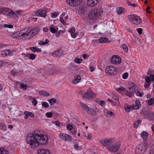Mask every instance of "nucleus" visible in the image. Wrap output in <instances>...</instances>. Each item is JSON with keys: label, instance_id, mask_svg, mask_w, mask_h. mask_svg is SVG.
Returning <instances> with one entry per match:
<instances>
[{"label": "nucleus", "instance_id": "1", "mask_svg": "<svg viewBox=\"0 0 154 154\" xmlns=\"http://www.w3.org/2000/svg\"><path fill=\"white\" fill-rule=\"evenodd\" d=\"M39 32L38 28L32 29L31 28H26L20 31L17 32L16 33L12 34L14 36L16 35V38L20 37L23 40H29Z\"/></svg>", "mask_w": 154, "mask_h": 154}, {"label": "nucleus", "instance_id": "2", "mask_svg": "<svg viewBox=\"0 0 154 154\" xmlns=\"http://www.w3.org/2000/svg\"><path fill=\"white\" fill-rule=\"evenodd\" d=\"M26 141L27 143L29 144L32 148H36L39 145V141L38 138L32 133L28 134Z\"/></svg>", "mask_w": 154, "mask_h": 154}, {"label": "nucleus", "instance_id": "3", "mask_svg": "<svg viewBox=\"0 0 154 154\" xmlns=\"http://www.w3.org/2000/svg\"><path fill=\"white\" fill-rule=\"evenodd\" d=\"M101 15L100 11L97 8H93L91 10L88 14V17L91 20H96Z\"/></svg>", "mask_w": 154, "mask_h": 154}, {"label": "nucleus", "instance_id": "4", "mask_svg": "<svg viewBox=\"0 0 154 154\" xmlns=\"http://www.w3.org/2000/svg\"><path fill=\"white\" fill-rule=\"evenodd\" d=\"M128 18L133 24L138 25L141 22V18L138 16L135 15H131L128 16Z\"/></svg>", "mask_w": 154, "mask_h": 154}, {"label": "nucleus", "instance_id": "5", "mask_svg": "<svg viewBox=\"0 0 154 154\" xmlns=\"http://www.w3.org/2000/svg\"><path fill=\"white\" fill-rule=\"evenodd\" d=\"M147 147V144L145 143L138 145L135 149L136 154H143L145 152Z\"/></svg>", "mask_w": 154, "mask_h": 154}, {"label": "nucleus", "instance_id": "6", "mask_svg": "<svg viewBox=\"0 0 154 154\" xmlns=\"http://www.w3.org/2000/svg\"><path fill=\"white\" fill-rule=\"evenodd\" d=\"M121 145L120 141H116L111 146L108 148V150L111 152H117Z\"/></svg>", "mask_w": 154, "mask_h": 154}, {"label": "nucleus", "instance_id": "7", "mask_svg": "<svg viewBox=\"0 0 154 154\" xmlns=\"http://www.w3.org/2000/svg\"><path fill=\"white\" fill-rule=\"evenodd\" d=\"M117 69L112 66H108L105 69L106 72L108 75L113 76L116 74Z\"/></svg>", "mask_w": 154, "mask_h": 154}, {"label": "nucleus", "instance_id": "8", "mask_svg": "<svg viewBox=\"0 0 154 154\" xmlns=\"http://www.w3.org/2000/svg\"><path fill=\"white\" fill-rule=\"evenodd\" d=\"M115 141V138H112L109 139H105L104 140H102L100 142L103 146L106 147L111 145Z\"/></svg>", "mask_w": 154, "mask_h": 154}, {"label": "nucleus", "instance_id": "9", "mask_svg": "<svg viewBox=\"0 0 154 154\" xmlns=\"http://www.w3.org/2000/svg\"><path fill=\"white\" fill-rule=\"evenodd\" d=\"M80 104L81 107L84 109L88 113L91 115L93 114L95 112L94 110L92 109L91 108H90L87 105L82 102H80Z\"/></svg>", "mask_w": 154, "mask_h": 154}, {"label": "nucleus", "instance_id": "10", "mask_svg": "<svg viewBox=\"0 0 154 154\" xmlns=\"http://www.w3.org/2000/svg\"><path fill=\"white\" fill-rule=\"evenodd\" d=\"M95 97V94L92 92L90 88H88L86 92L84 94L83 97L86 98H92Z\"/></svg>", "mask_w": 154, "mask_h": 154}, {"label": "nucleus", "instance_id": "11", "mask_svg": "<svg viewBox=\"0 0 154 154\" xmlns=\"http://www.w3.org/2000/svg\"><path fill=\"white\" fill-rule=\"evenodd\" d=\"M82 0H66L67 3L72 7L78 5L82 2Z\"/></svg>", "mask_w": 154, "mask_h": 154}, {"label": "nucleus", "instance_id": "12", "mask_svg": "<svg viewBox=\"0 0 154 154\" xmlns=\"http://www.w3.org/2000/svg\"><path fill=\"white\" fill-rule=\"evenodd\" d=\"M38 140L39 141V144H46L48 143V137L46 135H42L39 138Z\"/></svg>", "mask_w": 154, "mask_h": 154}, {"label": "nucleus", "instance_id": "13", "mask_svg": "<svg viewBox=\"0 0 154 154\" xmlns=\"http://www.w3.org/2000/svg\"><path fill=\"white\" fill-rule=\"evenodd\" d=\"M59 137L61 139L67 141H71L72 139V137L71 136L65 133L60 134Z\"/></svg>", "mask_w": 154, "mask_h": 154}, {"label": "nucleus", "instance_id": "14", "mask_svg": "<svg viewBox=\"0 0 154 154\" xmlns=\"http://www.w3.org/2000/svg\"><path fill=\"white\" fill-rule=\"evenodd\" d=\"M100 0H87V5L89 7H93L99 2Z\"/></svg>", "mask_w": 154, "mask_h": 154}, {"label": "nucleus", "instance_id": "15", "mask_svg": "<svg viewBox=\"0 0 154 154\" xmlns=\"http://www.w3.org/2000/svg\"><path fill=\"white\" fill-rule=\"evenodd\" d=\"M110 61L113 64H119L121 62V59L120 57L117 55H114L111 58Z\"/></svg>", "mask_w": 154, "mask_h": 154}, {"label": "nucleus", "instance_id": "16", "mask_svg": "<svg viewBox=\"0 0 154 154\" xmlns=\"http://www.w3.org/2000/svg\"><path fill=\"white\" fill-rule=\"evenodd\" d=\"M36 15L37 16L45 17L47 15L46 12L45 10L39 9L36 12Z\"/></svg>", "mask_w": 154, "mask_h": 154}, {"label": "nucleus", "instance_id": "17", "mask_svg": "<svg viewBox=\"0 0 154 154\" xmlns=\"http://www.w3.org/2000/svg\"><path fill=\"white\" fill-rule=\"evenodd\" d=\"M38 154H50L49 150L41 148L37 151Z\"/></svg>", "mask_w": 154, "mask_h": 154}, {"label": "nucleus", "instance_id": "18", "mask_svg": "<svg viewBox=\"0 0 154 154\" xmlns=\"http://www.w3.org/2000/svg\"><path fill=\"white\" fill-rule=\"evenodd\" d=\"M81 80L80 75H75L74 76V79L72 81V82L73 84H77L80 82Z\"/></svg>", "mask_w": 154, "mask_h": 154}, {"label": "nucleus", "instance_id": "19", "mask_svg": "<svg viewBox=\"0 0 154 154\" xmlns=\"http://www.w3.org/2000/svg\"><path fill=\"white\" fill-rule=\"evenodd\" d=\"M24 114L25 115L24 117L25 119H27L29 116L31 117H33L34 116V115L32 112H30L25 111L24 112Z\"/></svg>", "mask_w": 154, "mask_h": 154}, {"label": "nucleus", "instance_id": "20", "mask_svg": "<svg viewBox=\"0 0 154 154\" xmlns=\"http://www.w3.org/2000/svg\"><path fill=\"white\" fill-rule=\"evenodd\" d=\"M135 103V105L132 106L133 109L136 110L139 109L140 107V103L139 101L138 100H136Z\"/></svg>", "mask_w": 154, "mask_h": 154}, {"label": "nucleus", "instance_id": "21", "mask_svg": "<svg viewBox=\"0 0 154 154\" xmlns=\"http://www.w3.org/2000/svg\"><path fill=\"white\" fill-rule=\"evenodd\" d=\"M146 116L150 120H153L154 119V114L152 112L149 111L147 112Z\"/></svg>", "mask_w": 154, "mask_h": 154}, {"label": "nucleus", "instance_id": "22", "mask_svg": "<svg viewBox=\"0 0 154 154\" xmlns=\"http://www.w3.org/2000/svg\"><path fill=\"white\" fill-rule=\"evenodd\" d=\"M61 50H56L52 53V55L54 57H60L61 56Z\"/></svg>", "mask_w": 154, "mask_h": 154}, {"label": "nucleus", "instance_id": "23", "mask_svg": "<svg viewBox=\"0 0 154 154\" xmlns=\"http://www.w3.org/2000/svg\"><path fill=\"white\" fill-rule=\"evenodd\" d=\"M104 112L105 115L107 117H111L113 115V116H114V114L112 112L107 109H104Z\"/></svg>", "mask_w": 154, "mask_h": 154}, {"label": "nucleus", "instance_id": "24", "mask_svg": "<svg viewBox=\"0 0 154 154\" xmlns=\"http://www.w3.org/2000/svg\"><path fill=\"white\" fill-rule=\"evenodd\" d=\"M148 135V133L145 131H143L141 134V137L145 141L147 140Z\"/></svg>", "mask_w": 154, "mask_h": 154}, {"label": "nucleus", "instance_id": "25", "mask_svg": "<svg viewBox=\"0 0 154 154\" xmlns=\"http://www.w3.org/2000/svg\"><path fill=\"white\" fill-rule=\"evenodd\" d=\"M98 42L100 43L109 42V39L106 37H101L98 39Z\"/></svg>", "mask_w": 154, "mask_h": 154}, {"label": "nucleus", "instance_id": "26", "mask_svg": "<svg viewBox=\"0 0 154 154\" xmlns=\"http://www.w3.org/2000/svg\"><path fill=\"white\" fill-rule=\"evenodd\" d=\"M8 15L10 17L14 18L18 17V15L16 13L14 12L13 11L11 10L8 14Z\"/></svg>", "mask_w": 154, "mask_h": 154}, {"label": "nucleus", "instance_id": "27", "mask_svg": "<svg viewBox=\"0 0 154 154\" xmlns=\"http://www.w3.org/2000/svg\"><path fill=\"white\" fill-rule=\"evenodd\" d=\"M32 134L37 138L38 139H39V138L43 135L41 133L40 131L38 130L35 131Z\"/></svg>", "mask_w": 154, "mask_h": 154}, {"label": "nucleus", "instance_id": "28", "mask_svg": "<svg viewBox=\"0 0 154 154\" xmlns=\"http://www.w3.org/2000/svg\"><path fill=\"white\" fill-rule=\"evenodd\" d=\"M130 91L134 94L135 93L136 90H137V87L134 85H133V86L129 88Z\"/></svg>", "mask_w": 154, "mask_h": 154}, {"label": "nucleus", "instance_id": "29", "mask_svg": "<svg viewBox=\"0 0 154 154\" xmlns=\"http://www.w3.org/2000/svg\"><path fill=\"white\" fill-rule=\"evenodd\" d=\"M30 49L34 53L35 52H39L41 51V50L40 49L35 47H30Z\"/></svg>", "mask_w": 154, "mask_h": 154}, {"label": "nucleus", "instance_id": "30", "mask_svg": "<svg viewBox=\"0 0 154 154\" xmlns=\"http://www.w3.org/2000/svg\"><path fill=\"white\" fill-rule=\"evenodd\" d=\"M125 109L126 112H129L133 109V108H132V106L131 107L130 106L127 105L126 106H125Z\"/></svg>", "mask_w": 154, "mask_h": 154}, {"label": "nucleus", "instance_id": "31", "mask_svg": "<svg viewBox=\"0 0 154 154\" xmlns=\"http://www.w3.org/2000/svg\"><path fill=\"white\" fill-rule=\"evenodd\" d=\"M8 151L7 150H5L3 148H0V154H8Z\"/></svg>", "mask_w": 154, "mask_h": 154}, {"label": "nucleus", "instance_id": "32", "mask_svg": "<svg viewBox=\"0 0 154 154\" xmlns=\"http://www.w3.org/2000/svg\"><path fill=\"white\" fill-rule=\"evenodd\" d=\"M125 12V9L122 7L119 8L118 9L117 11V13L119 14H121L124 13Z\"/></svg>", "mask_w": 154, "mask_h": 154}, {"label": "nucleus", "instance_id": "33", "mask_svg": "<svg viewBox=\"0 0 154 154\" xmlns=\"http://www.w3.org/2000/svg\"><path fill=\"white\" fill-rule=\"evenodd\" d=\"M49 42V41L48 39L45 40V42L42 41H40L38 42V44L40 45H45L48 43Z\"/></svg>", "mask_w": 154, "mask_h": 154}, {"label": "nucleus", "instance_id": "34", "mask_svg": "<svg viewBox=\"0 0 154 154\" xmlns=\"http://www.w3.org/2000/svg\"><path fill=\"white\" fill-rule=\"evenodd\" d=\"M0 127L2 130L5 131L6 129V126L4 123H1L0 124Z\"/></svg>", "mask_w": 154, "mask_h": 154}, {"label": "nucleus", "instance_id": "35", "mask_svg": "<svg viewBox=\"0 0 154 154\" xmlns=\"http://www.w3.org/2000/svg\"><path fill=\"white\" fill-rule=\"evenodd\" d=\"M122 48L123 49L125 53H127L128 51V48L126 45L123 44L122 45Z\"/></svg>", "mask_w": 154, "mask_h": 154}, {"label": "nucleus", "instance_id": "36", "mask_svg": "<svg viewBox=\"0 0 154 154\" xmlns=\"http://www.w3.org/2000/svg\"><path fill=\"white\" fill-rule=\"evenodd\" d=\"M39 93L41 95H42L46 96L49 95V94L46 91H39Z\"/></svg>", "mask_w": 154, "mask_h": 154}, {"label": "nucleus", "instance_id": "37", "mask_svg": "<svg viewBox=\"0 0 154 154\" xmlns=\"http://www.w3.org/2000/svg\"><path fill=\"white\" fill-rule=\"evenodd\" d=\"M149 154H154V144L152 145L150 147Z\"/></svg>", "mask_w": 154, "mask_h": 154}, {"label": "nucleus", "instance_id": "38", "mask_svg": "<svg viewBox=\"0 0 154 154\" xmlns=\"http://www.w3.org/2000/svg\"><path fill=\"white\" fill-rule=\"evenodd\" d=\"M10 10H11L8 8H6L5 7H3L2 8H1V10L0 11H2V12H8V14L9 13V11H10Z\"/></svg>", "mask_w": 154, "mask_h": 154}, {"label": "nucleus", "instance_id": "39", "mask_svg": "<svg viewBox=\"0 0 154 154\" xmlns=\"http://www.w3.org/2000/svg\"><path fill=\"white\" fill-rule=\"evenodd\" d=\"M82 61V59L81 58H79L76 57L74 60V61L77 63H80Z\"/></svg>", "mask_w": 154, "mask_h": 154}, {"label": "nucleus", "instance_id": "40", "mask_svg": "<svg viewBox=\"0 0 154 154\" xmlns=\"http://www.w3.org/2000/svg\"><path fill=\"white\" fill-rule=\"evenodd\" d=\"M125 89V88L122 87L121 86L120 88H116V90L119 92H120L122 91H124Z\"/></svg>", "mask_w": 154, "mask_h": 154}, {"label": "nucleus", "instance_id": "41", "mask_svg": "<svg viewBox=\"0 0 154 154\" xmlns=\"http://www.w3.org/2000/svg\"><path fill=\"white\" fill-rule=\"evenodd\" d=\"M56 101L55 99L54 98L51 99L49 100V102L51 105L54 104L56 102Z\"/></svg>", "mask_w": 154, "mask_h": 154}, {"label": "nucleus", "instance_id": "42", "mask_svg": "<svg viewBox=\"0 0 154 154\" xmlns=\"http://www.w3.org/2000/svg\"><path fill=\"white\" fill-rule=\"evenodd\" d=\"M50 30L51 32L53 33H55L58 30V28L55 29L52 26H51L50 28Z\"/></svg>", "mask_w": 154, "mask_h": 154}, {"label": "nucleus", "instance_id": "43", "mask_svg": "<svg viewBox=\"0 0 154 154\" xmlns=\"http://www.w3.org/2000/svg\"><path fill=\"white\" fill-rule=\"evenodd\" d=\"M149 105H152L154 103V98L150 99L148 102Z\"/></svg>", "mask_w": 154, "mask_h": 154}, {"label": "nucleus", "instance_id": "44", "mask_svg": "<svg viewBox=\"0 0 154 154\" xmlns=\"http://www.w3.org/2000/svg\"><path fill=\"white\" fill-rule=\"evenodd\" d=\"M126 94L127 96L130 97H131L134 95L133 93H131L130 91H129L127 90H126Z\"/></svg>", "mask_w": 154, "mask_h": 154}, {"label": "nucleus", "instance_id": "45", "mask_svg": "<svg viewBox=\"0 0 154 154\" xmlns=\"http://www.w3.org/2000/svg\"><path fill=\"white\" fill-rule=\"evenodd\" d=\"M95 101L97 102L100 103H98L100 104L102 106H104L105 104V102L104 101L101 100L98 101V99L96 100Z\"/></svg>", "mask_w": 154, "mask_h": 154}, {"label": "nucleus", "instance_id": "46", "mask_svg": "<svg viewBox=\"0 0 154 154\" xmlns=\"http://www.w3.org/2000/svg\"><path fill=\"white\" fill-rule=\"evenodd\" d=\"M60 20L61 22L63 25H65L66 23L65 22V20L63 18V17H60Z\"/></svg>", "mask_w": 154, "mask_h": 154}, {"label": "nucleus", "instance_id": "47", "mask_svg": "<svg viewBox=\"0 0 154 154\" xmlns=\"http://www.w3.org/2000/svg\"><path fill=\"white\" fill-rule=\"evenodd\" d=\"M4 26L5 27H7L9 28H12L13 27V26L11 24H5L4 25Z\"/></svg>", "mask_w": 154, "mask_h": 154}, {"label": "nucleus", "instance_id": "48", "mask_svg": "<svg viewBox=\"0 0 154 154\" xmlns=\"http://www.w3.org/2000/svg\"><path fill=\"white\" fill-rule=\"evenodd\" d=\"M42 105L45 108H48L49 106L48 104L45 102H42Z\"/></svg>", "mask_w": 154, "mask_h": 154}, {"label": "nucleus", "instance_id": "49", "mask_svg": "<svg viewBox=\"0 0 154 154\" xmlns=\"http://www.w3.org/2000/svg\"><path fill=\"white\" fill-rule=\"evenodd\" d=\"M52 115L53 114L51 112H47L46 114V116L48 118H51Z\"/></svg>", "mask_w": 154, "mask_h": 154}, {"label": "nucleus", "instance_id": "50", "mask_svg": "<svg viewBox=\"0 0 154 154\" xmlns=\"http://www.w3.org/2000/svg\"><path fill=\"white\" fill-rule=\"evenodd\" d=\"M78 33L77 32H74L71 34V35L72 37L75 38L76 37Z\"/></svg>", "mask_w": 154, "mask_h": 154}, {"label": "nucleus", "instance_id": "51", "mask_svg": "<svg viewBox=\"0 0 154 154\" xmlns=\"http://www.w3.org/2000/svg\"><path fill=\"white\" fill-rule=\"evenodd\" d=\"M128 76V74L127 72H125L122 75V78L123 79H127Z\"/></svg>", "mask_w": 154, "mask_h": 154}, {"label": "nucleus", "instance_id": "52", "mask_svg": "<svg viewBox=\"0 0 154 154\" xmlns=\"http://www.w3.org/2000/svg\"><path fill=\"white\" fill-rule=\"evenodd\" d=\"M30 54V58L32 60L34 59L36 57L35 55L34 54Z\"/></svg>", "mask_w": 154, "mask_h": 154}, {"label": "nucleus", "instance_id": "53", "mask_svg": "<svg viewBox=\"0 0 154 154\" xmlns=\"http://www.w3.org/2000/svg\"><path fill=\"white\" fill-rule=\"evenodd\" d=\"M145 82H147L148 83H150L151 82L150 79L149 77L148 76H147L145 78Z\"/></svg>", "mask_w": 154, "mask_h": 154}, {"label": "nucleus", "instance_id": "54", "mask_svg": "<svg viewBox=\"0 0 154 154\" xmlns=\"http://www.w3.org/2000/svg\"><path fill=\"white\" fill-rule=\"evenodd\" d=\"M20 87L23 89H26L27 88V86L26 85L23 84H21L20 85Z\"/></svg>", "mask_w": 154, "mask_h": 154}, {"label": "nucleus", "instance_id": "55", "mask_svg": "<svg viewBox=\"0 0 154 154\" xmlns=\"http://www.w3.org/2000/svg\"><path fill=\"white\" fill-rule=\"evenodd\" d=\"M150 83H147V82H145V84L144 85V87L145 88H149V86L150 85Z\"/></svg>", "mask_w": 154, "mask_h": 154}, {"label": "nucleus", "instance_id": "56", "mask_svg": "<svg viewBox=\"0 0 154 154\" xmlns=\"http://www.w3.org/2000/svg\"><path fill=\"white\" fill-rule=\"evenodd\" d=\"M112 98L115 100L119 102V97L116 95H114L112 96Z\"/></svg>", "mask_w": 154, "mask_h": 154}, {"label": "nucleus", "instance_id": "57", "mask_svg": "<svg viewBox=\"0 0 154 154\" xmlns=\"http://www.w3.org/2000/svg\"><path fill=\"white\" fill-rule=\"evenodd\" d=\"M11 74L14 76H15L17 74L16 70L14 69L11 71Z\"/></svg>", "mask_w": 154, "mask_h": 154}, {"label": "nucleus", "instance_id": "58", "mask_svg": "<svg viewBox=\"0 0 154 154\" xmlns=\"http://www.w3.org/2000/svg\"><path fill=\"white\" fill-rule=\"evenodd\" d=\"M57 13L56 12H54L52 14L51 17L54 18H55L57 16Z\"/></svg>", "mask_w": 154, "mask_h": 154}, {"label": "nucleus", "instance_id": "59", "mask_svg": "<svg viewBox=\"0 0 154 154\" xmlns=\"http://www.w3.org/2000/svg\"><path fill=\"white\" fill-rule=\"evenodd\" d=\"M33 100L32 102V103L34 106H35L37 105V101L35 100L34 98H33Z\"/></svg>", "mask_w": 154, "mask_h": 154}, {"label": "nucleus", "instance_id": "60", "mask_svg": "<svg viewBox=\"0 0 154 154\" xmlns=\"http://www.w3.org/2000/svg\"><path fill=\"white\" fill-rule=\"evenodd\" d=\"M138 33L139 34H141L143 30L141 28H139L137 29Z\"/></svg>", "mask_w": 154, "mask_h": 154}, {"label": "nucleus", "instance_id": "61", "mask_svg": "<svg viewBox=\"0 0 154 154\" xmlns=\"http://www.w3.org/2000/svg\"><path fill=\"white\" fill-rule=\"evenodd\" d=\"M0 54L3 57H5L6 56V55H5V51L4 50L1 51L0 52Z\"/></svg>", "mask_w": 154, "mask_h": 154}, {"label": "nucleus", "instance_id": "62", "mask_svg": "<svg viewBox=\"0 0 154 154\" xmlns=\"http://www.w3.org/2000/svg\"><path fill=\"white\" fill-rule=\"evenodd\" d=\"M5 51V54L6 55V56L7 55H8L10 54V50H4Z\"/></svg>", "mask_w": 154, "mask_h": 154}, {"label": "nucleus", "instance_id": "63", "mask_svg": "<svg viewBox=\"0 0 154 154\" xmlns=\"http://www.w3.org/2000/svg\"><path fill=\"white\" fill-rule=\"evenodd\" d=\"M136 95L137 96H139L140 97H142L143 94H143H142L139 91H137L136 93Z\"/></svg>", "mask_w": 154, "mask_h": 154}, {"label": "nucleus", "instance_id": "64", "mask_svg": "<svg viewBox=\"0 0 154 154\" xmlns=\"http://www.w3.org/2000/svg\"><path fill=\"white\" fill-rule=\"evenodd\" d=\"M75 29L74 28H71L69 30V32L70 33H72L74 32H75Z\"/></svg>", "mask_w": 154, "mask_h": 154}]
</instances>
